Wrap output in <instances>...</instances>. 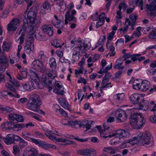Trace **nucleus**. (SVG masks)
Wrapping results in <instances>:
<instances>
[{"instance_id": "1", "label": "nucleus", "mask_w": 156, "mask_h": 156, "mask_svg": "<svg viewBox=\"0 0 156 156\" xmlns=\"http://www.w3.org/2000/svg\"><path fill=\"white\" fill-rule=\"evenodd\" d=\"M36 17V13L34 12L29 11L24 16L23 20L24 24L22 27L23 30H25L26 29V27H28L29 25L30 26L29 34L32 37H36L35 31L36 27L35 26L37 24L35 22Z\"/></svg>"}, {"instance_id": "2", "label": "nucleus", "mask_w": 156, "mask_h": 156, "mask_svg": "<svg viewBox=\"0 0 156 156\" xmlns=\"http://www.w3.org/2000/svg\"><path fill=\"white\" fill-rule=\"evenodd\" d=\"M22 134L24 139L32 142L40 147L45 149H47L49 148L55 149L56 148V146L54 145L47 143L43 141H41L39 139L30 138V136H31V134L29 132L24 131L22 132Z\"/></svg>"}, {"instance_id": "3", "label": "nucleus", "mask_w": 156, "mask_h": 156, "mask_svg": "<svg viewBox=\"0 0 156 156\" xmlns=\"http://www.w3.org/2000/svg\"><path fill=\"white\" fill-rule=\"evenodd\" d=\"M140 144L145 147H151L154 144L153 138L151 134L148 132L143 133L139 131L137 133Z\"/></svg>"}, {"instance_id": "4", "label": "nucleus", "mask_w": 156, "mask_h": 156, "mask_svg": "<svg viewBox=\"0 0 156 156\" xmlns=\"http://www.w3.org/2000/svg\"><path fill=\"white\" fill-rule=\"evenodd\" d=\"M101 137L102 138H106L107 137H112L115 136L119 138V139L124 138L129 136V133L128 130L127 129L124 130H118L115 133L111 132L109 131H107L103 130L100 132Z\"/></svg>"}, {"instance_id": "5", "label": "nucleus", "mask_w": 156, "mask_h": 156, "mask_svg": "<svg viewBox=\"0 0 156 156\" xmlns=\"http://www.w3.org/2000/svg\"><path fill=\"white\" fill-rule=\"evenodd\" d=\"M145 122V119L141 114L135 113L131 116L130 123L134 129H140L143 126Z\"/></svg>"}, {"instance_id": "6", "label": "nucleus", "mask_w": 156, "mask_h": 156, "mask_svg": "<svg viewBox=\"0 0 156 156\" xmlns=\"http://www.w3.org/2000/svg\"><path fill=\"white\" fill-rule=\"evenodd\" d=\"M137 17V15L136 13H133L130 14L129 16L130 20L127 18L125 19V23H124L125 26L123 28H121L119 29V31L122 32L123 33H126L128 29L129 26H130V29L131 30H133L134 29V26L136 25Z\"/></svg>"}, {"instance_id": "7", "label": "nucleus", "mask_w": 156, "mask_h": 156, "mask_svg": "<svg viewBox=\"0 0 156 156\" xmlns=\"http://www.w3.org/2000/svg\"><path fill=\"white\" fill-rule=\"evenodd\" d=\"M30 102L27 104V108L35 112L38 111L40 106L41 105L40 97L38 95L34 94L30 98Z\"/></svg>"}, {"instance_id": "8", "label": "nucleus", "mask_w": 156, "mask_h": 156, "mask_svg": "<svg viewBox=\"0 0 156 156\" xmlns=\"http://www.w3.org/2000/svg\"><path fill=\"white\" fill-rule=\"evenodd\" d=\"M56 71L53 69L49 72L43 75L42 82L47 86H49L51 84L52 80L56 76Z\"/></svg>"}, {"instance_id": "9", "label": "nucleus", "mask_w": 156, "mask_h": 156, "mask_svg": "<svg viewBox=\"0 0 156 156\" xmlns=\"http://www.w3.org/2000/svg\"><path fill=\"white\" fill-rule=\"evenodd\" d=\"M115 34V31H112L111 33H109L107 37V42L106 43V47L107 49L109 50V52L107 55H109L110 57L113 56L115 54V48L113 46L109 43L108 41L111 40L113 38V36Z\"/></svg>"}, {"instance_id": "10", "label": "nucleus", "mask_w": 156, "mask_h": 156, "mask_svg": "<svg viewBox=\"0 0 156 156\" xmlns=\"http://www.w3.org/2000/svg\"><path fill=\"white\" fill-rule=\"evenodd\" d=\"M148 0L150 1L151 0ZM145 9L149 16H155L156 14V0H153L149 4H147Z\"/></svg>"}, {"instance_id": "11", "label": "nucleus", "mask_w": 156, "mask_h": 156, "mask_svg": "<svg viewBox=\"0 0 156 156\" xmlns=\"http://www.w3.org/2000/svg\"><path fill=\"white\" fill-rule=\"evenodd\" d=\"M76 11L74 9L72 10V11L69 10L66 13L65 15V22L66 25L68 24V21H72L75 23L76 22V19L73 16L76 14Z\"/></svg>"}, {"instance_id": "12", "label": "nucleus", "mask_w": 156, "mask_h": 156, "mask_svg": "<svg viewBox=\"0 0 156 156\" xmlns=\"http://www.w3.org/2000/svg\"><path fill=\"white\" fill-rule=\"evenodd\" d=\"M77 45L73 49V58H74L75 61H77L79 59V56L80 52H83L84 48L82 47V42H77Z\"/></svg>"}, {"instance_id": "13", "label": "nucleus", "mask_w": 156, "mask_h": 156, "mask_svg": "<svg viewBox=\"0 0 156 156\" xmlns=\"http://www.w3.org/2000/svg\"><path fill=\"white\" fill-rule=\"evenodd\" d=\"M77 152L78 154L86 156H95L96 153L95 149L92 148L79 150Z\"/></svg>"}, {"instance_id": "14", "label": "nucleus", "mask_w": 156, "mask_h": 156, "mask_svg": "<svg viewBox=\"0 0 156 156\" xmlns=\"http://www.w3.org/2000/svg\"><path fill=\"white\" fill-rule=\"evenodd\" d=\"M115 116L117 122L124 121L126 118L125 111L120 109L116 110L115 113Z\"/></svg>"}, {"instance_id": "15", "label": "nucleus", "mask_w": 156, "mask_h": 156, "mask_svg": "<svg viewBox=\"0 0 156 156\" xmlns=\"http://www.w3.org/2000/svg\"><path fill=\"white\" fill-rule=\"evenodd\" d=\"M51 7L48 2L44 1L41 6L40 12L42 15L46 14L50 12Z\"/></svg>"}, {"instance_id": "16", "label": "nucleus", "mask_w": 156, "mask_h": 156, "mask_svg": "<svg viewBox=\"0 0 156 156\" xmlns=\"http://www.w3.org/2000/svg\"><path fill=\"white\" fill-rule=\"evenodd\" d=\"M56 6L58 9L60 11L63 12L66 9V4L63 2V0H55Z\"/></svg>"}, {"instance_id": "17", "label": "nucleus", "mask_w": 156, "mask_h": 156, "mask_svg": "<svg viewBox=\"0 0 156 156\" xmlns=\"http://www.w3.org/2000/svg\"><path fill=\"white\" fill-rule=\"evenodd\" d=\"M141 96L137 94L134 93L132 94L129 97L131 102L134 104H138L141 103Z\"/></svg>"}, {"instance_id": "18", "label": "nucleus", "mask_w": 156, "mask_h": 156, "mask_svg": "<svg viewBox=\"0 0 156 156\" xmlns=\"http://www.w3.org/2000/svg\"><path fill=\"white\" fill-rule=\"evenodd\" d=\"M43 32L50 36H52L54 33L53 27L50 25H45L42 27Z\"/></svg>"}, {"instance_id": "19", "label": "nucleus", "mask_w": 156, "mask_h": 156, "mask_svg": "<svg viewBox=\"0 0 156 156\" xmlns=\"http://www.w3.org/2000/svg\"><path fill=\"white\" fill-rule=\"evenodd\" d=\"M27 156H37L38 155L37 150L31 147H27L25 149Z\"/></svg>"}, {"instance_id": "20", "label": "nucleus", "mask_w": 156, "mask_h": 156, "mask_svg": "<svg viewBox=\"0 0 156 156\" xmlns=\"http://www.w3.org/2000/svg\"><path fill=\"white\" fill-rule=\"evenodd\" d=\"M150 87V83L149 81L145 80H144L141 83L140 91H146L149 89Z\"/></svg>"}, {"instance_id": "21", "label": "nucleus", "mask_w": 156, "mask_h": 156, "mask_svg": "<svg viewBox=\"0 0 156 156\" xmlns=\"http://www.w3.org/2000/svg\"><path fill=\"white\" fill-rule=\"evenodd\" d=\"M58 101L61 106L64 108L69 111L70 110V106L65 99L62 98H59Z\"/></svg>"}, {"instance_id": "22", "label": "nucleus", "mask_w": 156, "mask_h": 156, "mask_svg": "<svg viewBox=\"0 0 156 156\" xmlns=\"http://www.w3.org/2000/svg\"><path fill=\"white\" fill-rule=\"evenodd\" d=\"M13 136V134H8L3 138L4 141L6 144L9 145L14 143Z\"/></svg>"}, {"instance_id": "23", "label": "nucleus", "mask_w": 156, "mask_h": 156, "mask_svg": "<svg viewBox=\"0 0 156 156\" xmlns=\"http://www.w3.org/2000/svg\"><path fill=\"white\" fill-rule=\"evenodd\" d=\"M125 94L123 93L116 94L114 96V98L117 103H122L124 101Z\"/></svg>"}, {"instance_id": "24", "label": "nucleus", "mask_w": 156, "mask_h": 156, "mask_svg": "<svg viewBox=\"0 0 156 156\" xmlns=\"http://www.w3.org/2000/svg\"><path fill=\"white\" fill-rule=\"evenodd\" d=\"M149 103L147 101H144L143 104L140 103L138 104L139 107L137 108H134V109H138V110H142L144 111L147 110L149 108Z\"/></svg>"}, {"instance_id": "25", "label": "nucleus", "mask_w": 156, "mask_h": 156, "mask_svg": "<svg viewBox=\"0 0 156 156\" xmlns=\"http://www.w3.org/2000/svg\"><path fill=\"white\" fill-rule=\"evenodd\" d=\"M105 73V75L103 78L101 83L108 86L111 84V83H108V82L110 77L112 76V75L108 72Z\"/></svg>"}, {"instance_id": "26", "label": "nucleus", "mask_w": 156, "mask_h": 156, "mask_svg": "<svg viewBox=\"0 0 156 156\" xmlns=\"http://www.w3.org/2000/svg\"><path fill=\"white\" fill-rule=\"evenodd\" d=\"M56 20L54 21H52V23L54 26L57 28L62 29L64 25L63 23L61 22V21L57 20V17L56 16H54Z\"/></svg>"}, {"instance_id": "27", "label": "nucleus", "mask_w": 156, "mask_h": 156, "mask_svg": "<svg viewBox=\"0 0 156 156\" xmlns=\"http://www.w3.org/2000/svg\"><path fill=\"white\" fill-rule=\"evenodd\" d=\"M91 122L90 121L86 120L83 121L80 124V126L83 128H86L87 129H87H90L91 127Z\"/></svg>"}, {"instance_id": "28", "label": "nucleus", "mask_w": 156, "mask_h": 156, "mask_svg": "<svg viewBox=\"0 0 156 156\" xmlns=\"http://www.w3.org/2000/svg\"><path fill=\"white\" fill-rule=\"evenodd\" d=\"M21 73L20 75H18L16 78L19 80H22L25 79L27 76V72L26 69H22L21 70Z\"/></svg>"}, {"instance_id": "29", "label": "nucleus", "mask_w": 156, "mask_h": 156, "mask_svg": "<svg viewBox=\"0 0 156 156\" xmlns=\"http://www.w3.org/2000/svg\"><path fill=\"white\" fill-rule=\"evenodd\" d=\"M37 60H39L42 62L47 59V57L43 51H40L37 54Z\"/></svg>"}, {"instance_id": "30", "label": "nucleus", "mask_w": 156, "mask_h": 156, "mask_svg": "<svg viewBox=\"0 0 156 156\" xmlns=\"http://www.w3.org/2000/svg\"><path fill=\"white\" fill-rule=\"evenodd\" d=\"M103 151L111 154H113L117 152V149L112 147H105Z\"/></svg>"}, {"instance_id": "31", "label": "nucleus", "mask_w": 156, "mask_h": 156, "mask_svg": "<svg viewBox=\"0 0 156 156\" xmlns=\"http://www.w3.org/2000/svg\"><path fill=\"white\" fill-rule=\"evenodd\" d=\"M141 55L140 54H135L133 55H131L130 60H128L125 62V63L129 64L131 63L132 62H134L136 61H137V57H138Z\"/></svg>"}, {"instance_id": "32", "label": "nucleus", "mask_w": 156, "mask_h": 156, "mask_svg": "<svg viewBox=\"0 0 156 156\" xmlns=\"http://www.w3.org/2000/svg\"><path fill=\"white\" fill-rule=\"evenodd\" d=\"M23 89L26 90H33V88L31 85V81L23 84L22 85Z\"/></svg>"}, {"instance_id": "33", "label": "nucleus", "mask_w": 156, "mask_h": 156, "mask_svg": "<svg viewBox=\"0 0 156 156\" xmlns=\"http://www.w3.org/2000/svg\"><path fill=\"white\" fill-rule=\"evenodd\" d=\"M64 51V49H61L60 50H58L56 51V53L57 55L60 58L59 60L62 62H66L65 61L63 58L62 59V57L63 56V52Z\"/></svg>"}, {"instance_id": "34", "label": "nucleus", "mask_w": 156, "mask_h": 156, "mask_svg": "<svg viewBox=\"0 0 156 156\" xmlns=\"http://www.w3.org/2000/svg\"><path fill=\"white\" fill-rule=\"evenodd\" d=\"M46 136L54 142H56L60 141L59 138L53 135L51 133H46Z\"/></svg>"}, {"instance_id": "35", "label": "nucleus", "mask_w": 156, "mask_h": 156, "mask_svg": "<svg viewBox=\"0 0 156 156\" xmlns=\"http://www.w3.org/2000/svg\"><path fill=\"white\" fill-rule=\"evenodd\" d=\"M4 125L2 124V126H4L5 127H6V129H14V125L15 124L12 122H6L4 123Z\"/></svg>"}, {"instance_id": "36", "label": "nucleus", "mask_w": 156, "mask_h": 156, "mask_svg": "<svg viewBox=\"0 0 156 156\" xmlns=\"http://www.w3.org/2000/svg\"><path fill=\"white\" fill-rule=\"evenodd\" d=\"M128 141L130 144L134 145L135 144H136L139 142V139L137 137H133L129 140H128Z\"/></svg>"}, {"instance_id": "37", "label": "nucleus", "mask_w": 156, "mask_h": 156, "mask_svg": "<svg viewBox=\"0 0 156 156\" xmlns=\"http://www.w3.org/2000/svg\"><path fill=\"white\" fill-rule=\"evenodd\" d=\"M13 109L9 107L0 105V110L3 112H10L12 111Z\"/></svg>"}, {"instance_id": "38", "label": "nucleus", "mask_w": 156, "mask_h": 156, "mask_svg": "<svg viewBox=\"0 0 156 156\" xmlns=\"http://www.w3.org/2000/svg\"><path fill=\"white\" fill-rule=\"evenodd\" d=\"M49 64L51 68H55L56 63L55 59L53 57L51 58L49 60Z\"/></svg>"}, {"instance_id": "39", "label": "nucleus", "mask_w": 156, "mask_h": 156, "mask_svg": "<svg viewBox=\"0 0 156 156\" xmlns=\"http://www.w3.org/2000/svg\"><path fill=\"white\" fill-rule=\"evenodd\" d=\"M37 70L40 72L44 73L46 71V66H44L42 62L37 69Z\"/></svg>"}, {"instance_id": "40", "label": "nucleus", "mask_w": 156, "mask_h": 156, "mask_svg": "<svg viewBox=\"0 0 156 156\" xmlns=\"http://www.w3.org/2000/svg\"><path fill=\"white\" fill-rule=\"evenodd\" d=\"M135 2V5L136 6H138L140 8L141 10H143V5L144 4V1L143 0H134Z\"/></svg>"}, {"instance_id": "41", "label": "nucleus", "mask_w": 156, "mask_h": 156, "mask_svg": "<svg viewBox=\"0 0 156 156\" xmlns=\"http://www.w3.org/2000/svg\"><path fill=\"white\" fill-rule=\"evenodd\" d=\"M30 74L34 76L38 79H39V76L38 73H37L36 70L33 67H31L30 69Z\"/></svg>"}, {"instance_id": "42", "label": "nucleus", "mask_w": 156, "mask_h": 156, "mask_svg": "<svg viewBox=\"0 0 156 156\" xmlns=\"http://www.w3.org/2000/svg\"><path fill=\"white\" fill-rule=\"evenodd\" d=\"M31 85L33 88V90L34 89H38L40 88L39 83L38 82L35 80L31 81Z\"/></svg>"}, {"instance_id": "43", "label": "nucleus", "mask_w": 156, "mask_h": 156, "mask_svg": "<svg viewBox=\"0 0 156 156\" xmlns=\"http://www.w3.org/2000/svg\"><path fill=\"white\" fill-rule=\"evenodd\" d=\"M34 50V48L25 46L24 51L27 54L30 55L33 53Z\"/></svg>"}, {"instance_id": "44", "label": "nucleus", "mask_w": 156, "mask_h": 156, "mask_svg": "<svg viewBox=\"0 0 156 156\" xmlns=\"http://www.w3.org/2000/svg\"><path fill=\"white\" fill-rule=\"evenodd\" d=\"M104 37H103V38L100 37L98 41V43H96L95 45V46L94 48V49H95L97 48L99 45H103L104 43Z\"/></svg>"}, {"instance_id": "45", "label": "nucleus", "mask_w": 156, "mask_h": 156, "mask_svg": "<svg viewBox=\"0 0 156 156\" xmlns=\"http://www.w3.org/2000/svg\"><path fill=\"white\" fill-rule=\"evenodd\" d=\"M42 62L39 60L35 59L32 62V66L37 69Z\"/></svg>"}, {"instance_id": "46", "label": "nucleus", "mask_w": 156, "mask_h": 156, "mask_svg": "<svg viewBox=\"0 0 156 156\" xmlns=\"http://www.w3.org/2000/svg\"><path fill=\"white\" fill-rule=\"evenodd\" d=\"M20 150L19 147L16 145L14 146L13 147V153L15 156H17V154L20 152Z\"/></svg>"}, {"instance_id": "47", "label": "nucleus", "mask_w": 156, "mask_h": 156, "mask_svg": "<svg viewBox=\"0 0 156 156\" xmlns=\"http://www.w3.org/2000/svg\"><path fill=\"white\" fill-rule=\"evenodd\" d=\"M137 80H135L133 83V88L136 90H140V88H141V83H136V81Z\"/></svg>"}, {"instance_id": "48", "label": "nucleus", "mask_w": 156, "mask_h": 156, "mask_svg": "<svg viewBox=\"0 0 156 156\" xmlns=\"http://www.w3.org/2000/svg\"><path fill=\"white\" fill-rule=\"evenodd\" d=\"M8 26L7 29L9 31H15L17 29L16 26H14L13 24H11V22L8 24Z\"/></svg>"}, {"instance_id": "49", "label": "nucleus", "mask_w": 156, "mask_h": 156, "mask_svg": "<svg viewBox=\"0 0 156 156\" xmlns=\"http://www.w3.org/2000/svg\"><path fill=\"white\" fill-rule=\"evenodd\" d=\"M85 70L84 73H86L87 71L85 70L83 68V67L80 66L79 69H75V74L76 75H77L79 74L83 73V70Z\"/></svg>"}, {"instance_id": "50", "label": "nucleus", "mask_w": 156, "mask_h": 156, "mask_svg": "<svg viewBox=\"0 0 156 156\" xmlns=\"http://www.w3.org/2000/svg\"><path fill=\"white\" fill-rule=\"evenodd\" d=\"M122 62H120L115 63V66L113 67L114 69H117L119 70H123L124 68L123 66H122Z\"/></svg>"}, {"instance_id": "51", "label": "nucleus", "mask_w": 156, "mask_h": 156, "mask_svg": "<svg viewBox=\"0 0 156 156\" xmlns=\"http://www.w3.org/2000/svg\"><path fill=\"white\" fill-rule=\"evenodd\" d=\"M12 80L10 82V83H6L5 85L6 87L9 88L11 90L14 91L15 90L13 87L14 83L12 82Z\"/></svg>"}, {"instance_id": "52", "label": "nucleus", "mask_w": 156, "mask_h": 156, "mask_svg": "<svg viewBox=\"0 0 156 156\" xmlns=\"http://www.w3.org/2000/svg\"><path fill=\"white\" fill-rule=\"evenodd\" d=\"M27 142L23 139H22L19 142V146L21 148H23L27 145Z\"/></svg>"}, {"instance_id": "53", "label": "nucleus", "mask_w": 156, "mask_h": 156, "mask_svg": "<svg viewBox=\"0 0 156 156\" xmlns=\"http://www.w3.org/2000/svg\"><path fill=\"white\" fill-rule=\"evenodd\" d=\"M2 47L4 51H8L10 48V46L5 41L3 42Z\"/></svg>"}, {"instance_id": "54", "label": "nucleus", "mask_w": 156, "mask_h": 156, "mask_svg": "<svg viewBox=\"0 0 156 156\" xmlns=\"http://www.w3.org/2000/svg\"><path fill=\"white\" fill-rule=\"evenodd\" d=\"M64 44V43H63L62 44L60 43L59 41H58L57 40H55L53 41V45L56 48L61 47Z\"/></svg>"}, {"instance_id": "55", "label": "nucleus", "mask_w": 156, "mask_h": 156, "mask_svg": "<svg viewBox=\"0 0 156 156\" xmlns=\"http://www.w3.org/2000/svg\"><path fill=\"white\" fill-rule=\"evenodd\" d=\"M27 47H29L32 48H34V43L33 41L30 39L28 40L26 43L25 46Z\"/></svg>"}, {"instance_id": "56", "label": "nucleus", "mask_w": 156, "mask_h": 156, "mask_svg": "<svg viewBox=\"0 0 156 156\" xmlns=\"http://www.w3.org/2000/svg\"><path fill=\"white\" fill-rule=\"evenodd\" d=\"M98 21V22L97 23L96 25V27L97 28L102 25L105 21V19L103 18L99 19Z\"/></svg>"}, {"instance_id": "57", "label": "nucleus", "mask_w": 156, "mask_h": 156, "mask_svg": "<svg viewBox=\"0 0 156 156\" xmlns=\"http://www.w3.org/2000/svg\"><path fill=\"white\" fill-rule=\"evenodd\" d=\"M67 125L71 126L72 127L76 128H77L76 126H77V122L76 121H69Z\"/></svg>"}, {"instance_id": "58", "label": "nucleus", "mask_w": 156, "mask_h": 156, "mask_svg": "<svg viewBox=\"0 0 156 156\" xmlns=\"http://www.w3.org/2000/svg\"><path fill=\"white\" fill-rule=\"evenodd\" d=\"M25 128V124H15L14 125V129H17V130H20L22 129Z\"/></svg>"}, {"instance_id": "59", "label": "nucleus", "mask_w": 156, "mask_h": 156, "mask_svg": "<svg viewBox=\"0 0 156 156\" xmlns=\"http://www.w3.org/2000/svg\"><path fill=\"white\" fill-rule=\"evenodd\" d=\"M11 22V24H13L14 26H16L17 28L20 25L19 20L18 19L15 18L13 19Z\"/></svg>"}, {"instance_id": "60", "label": "nucleus", "mask_w": 156, "mask_h": 156, "mask_svg": "<svg viewBox=\"0 0 156 156\" xmlns=\"http://www.w3.org/2000/svg\"><path fill=\"white\" fill-rule=\"evenodd\" d=\"M129 147L130 145L128 141H124L120 145V147L122 149Z\"/></svg>"}, {"instance_id": "61", "label": "nucleus", "mask_w": 156, "mask_h": 156, "mask_svg": "<svg viewBox=\"0 0 156 156\" xmlns=\"http://www.w3.org/2000/svg\"><path fill=\"white\" fill-rule=\"evenodd\" d=\"M20 59L19 58L14 57L10 59V63L11 64H13L15 63H16L19 61Z\"/></svg>"}, {"instance_id": "62", "label": "nucleus", "mask_w": 156, "mask_h": 156, "mask_svg": "<svg viewBox=\"0 0 156 156\" xmlns=\"http://www.w3.org/2000/svg\"><path fill=\"white\" fill-rule=\"evenodd\" d=\"M53 109L56 112H59L61 108L58 105L56 104L53 105Z\"/></svg>"}, {"instance_id": "63", "label": "nucleus", "mask_w": 156, "mask_h": 156, "mask_svg": "<svg viewBox=\"0 0 156 156\" xmlns=\"http://www.w3.org/2000/svg\"><path fill=\"white\" fill-rule=\"evenodd\" d=\"M17 116L16 114H10L9 115V119L10 120H16V119Z\"/></svg>"}, {"instance_id": "64", "label": "nucleus", "mask_w": 156, "mask_h": 156, "mask_svg": "<svg viewBox=\"0 0 156 156\" xmlns=\"http://www.w3.org/2000/svg\"><path fill=\"white\" fill-rule=\"evenodd\" d=\"M151 39H154L156 38V30L152 31L149 36Z\"/></svg>"}]
</instances>
